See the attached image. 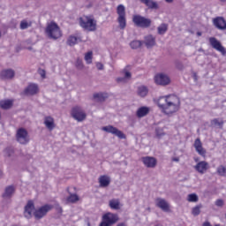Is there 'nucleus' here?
I'll return each mask as SVG.
<instances>
[{
	"label": "nucleus",
	"mask_w": 226,
	"mask_h": 226,
	"mask_svg": "<svg viewBox=\"0 0 226 226\" xmlns=\"http://www.w3.org/2000/svg\"><path fill=\"white\" fill-rule=\"evenodd\" d=\"M26 96H34L38 93V85L36 84H30L24 91Z\"/></svg>",
	"instance_id": "aec40b11"
},
{
	"label": "nucleus",
	"mask_w": 226,
	"mask_h": 226,
	"mask_svg": "<svg viewBox=\"0 0 226 226\" xmlns=\"http://www.w3.org/2000/svg\"><path fill=\"white\" fill-rule=\"evenodd\" d=\"M215 206H217L218 207H222V206H223V201H222V200H217L215 201Z\"/></svg>",
	"instance_id": "de8ad7c7"
},
{
	"label": "nucleus",
	"mask_w": 226,
	"mask_h": 226,
	"mask_svg": "<svg viewBox=\"0 0 226 226\" xmlns=\"http://www.w3.org/2000/svg\"><path fill=\"white\" fill-rule=\"evenodd\" d=\"M109 206L110 209L117 211L118 209H121V201H119V199H112L109 200Z\"/></svg>",
	"instance_id": "cd10ccee"
},
{
	"label": "nucleus",
	"mask_w": 226,
	"mask_h": 226,
	"mask_svg": "<svg viewBox=\"0 0 226 226\" xmlns=\"http://www.w3.org/2000/svg\"><path fill=\"white\" fill-rule=\"evenodd\" d=\"M96 68H97V70H103V64L98 62L96 64Z\"/></svg>",
	"instance_id": "8fccbe9b"
},
{
	"label": "nucleus",
	"mask_w": 226,
	"mask_h": 226,
	"mask_svg": "<svg viewBox=\"0 0 226 226\" xmlns=\"http://www.w3.org/2000/svg\"><path fill=\"white\" fill-rule=\"evenodd\" d=\"M38 73L41 77V79H46L47 77V72L44 69L39 68Z\"/></svg>",
	"instance_id": "a18cd8bd"
},
{
	"label": "nucleus",
	"mask_w": 226,
	"mask_h": 226,
	"mask_svg": "<svg viewBox=\"0 0 226 226\" xmlns=\"http://www.w3.org/2000/svg\"><path fill=\"white\" fill-rule=\"evenodd\" d=\"M193 146L198 154H200V156H206V149L202 147V141H200V138H197L195 139Z\"/></svg>",
	"instance_id": "412c9836"
},
{
	"label": "nucleus",
	"mask_w": 226,
	"mask_h": 226,
	"mask_svg": "<svg viewBox=\"0 0 226 226\" xmlns=\"http://www.w3.org/2000/svg\"><path fill=\"white\" fill-rule=\"evenodd\" d=\"M33 211H34V202L29 200L24 207V216L26 220L33 218Z\"/></svg>",
	"instance_id": "4468645a"
},
{
	"label": "nucleus",
	"mask_w": 226,
	"mask_h": 226,
	"mask_svg": "<svg viewBox=\"0 0 226 226\" xmlns=\"http://www.w3.org/2000/svg\"><path fill=\"white\" fill-rule=\"evenodd\" d=\"M102 131L106 132V133H111L118 139H126V135H124L122 131H120L117 127H114L113 125L103 126L102 128Z\"/></svg>",
	"instance_id": "9d476101"
},
{
	"label": "nucleus",
	"mask_w": 226,
	"mask_h": 226,
	"mask_svg": "<svg viewBox=\"0 0 226 226\" xmlns=\"http://www.w3.org/2000/svg\"><path fill=\"white\" fill-rule=\"evenodd\" d=\"M142 41L134 40L130 42V47L132 50H137V49H140L142 47Z\"/></svg>",
	"instance_id": "2f4dec72"
},
{
	"label": "nucleus",
	"mask_w": 226,
	"mask_h": 226,
	"mask_svg": "<svg viewBox=\"0 0 226 226\" xmlns=\"http://www.w3.org/2000/svg\"><path fill=\"white\" fill-rule=\"evenodd\" d=\"M79 26L86 31H96V19L93 16L79 18Z\"/></svg>",
	"instance_id": "f03ea898"
},
{
	"label": "nucleus",
	"mask_w": 226,
	"mask_h": 226,
	"mask_svg": "<svg viewBox=\"0 0 226 226\" xmlns=\"http://www.w3.org/2000/svg\"><path fill=\"white\" fill-rule=\"evenodd\" d=\"M202 207V204L197 205L196 207H192V215L193 216H199L200 215V208Z\"/></svg>",
	"instance_id": "c9c22d12"
},
{
	"label": "nucleus",
	"mask_w": 226,
	"mask_h": 226,
	"mask_svg": "<svg viewBox=\"0 0 226 226\" xmlns=\"http://www.w3.org/2000/svg\"><path fill=\"white\" fill-rule=\"evenodd\" d=\"M214 26L221 31L226 30V20L223 17H217L213 19Z\"/></svg>",
	"instance_id": "dca6fc26"
},
{
	"label": "nucleus",
	"mask_w": 226,
	"mask_h": 226,
	"mask_svg": "<svg viewBox=\"0 0 226 226\" xmlns=\"http://www.w3.org/2000/svg\"><path fill=\"white\" fill-rule=\"evenodd\" d=\"M4 153L5 154V156H8V158H11V156L15 154V149L11 147H8L4 150Z\"/></svg>",
	"instance_id": "f704fd0d"
},
{
	"label": "nucleus",
	"mask_w": 226,
	"mask_h": 226,
	"mask_svg": "<svg viewBox=\"0 0 226 226\" xmlns=\"http://www.w3.org/2000/svg\"><path fill=\"white\" fill-rule=\"evenodd\" d=\"M79 200H80L79 195L73 193H70V196L66 199V201L71 204H75V202H79Z\"/></svg>",
	"instance_id": "72a5a7b5"
},
{
	"label": "nucleus",
	"mask_w": 226,
	"mask_h": 226,
	"mask_svg": "<svg viewBox=\"0 0 226 226\" xmlns=\"http://www.w3.org/2000/svg\"><path fill=\"white\" fill-rule=\"evenodd\" d=\"M99 184L101 188H107L110 185V177L102 175L99 177Z\"/></svg>",
	"instance_id": "a878e982"
},
{
	"label": "nucleus",
	"mask_w": 226,
	"mask_h": 226,
	"mask_svg": "<svg viewBox=\"0 0 226 226\" xmlns=\"http://www.w3.org/2000/svg\"><path fill=\"white\" fill-rule=\"evenodd\" d=\"M76 68L78 70H84V63L82 62V59H80L79 57H78L76 60Z\"/></svg>",
	"instance_id": "37998d69"
},
{
	"label": "nucleus",
	"mask_w": 226,
	"mask_h": 226,
	"mask_svg": "<svg viewBox=\"0 0 226 226\" xmlns=\"http://www.w3.org/2000/svg\"><path fill=\"white\" fill-rule=\"evenodd\" d=\"M141 162L147 169H154L158 165V160L153 156L141 157Z\"/></svg>",
	"instance_id": "f8f14e48"
},
{
	"label": "nucleus",
	"mask_w": 226,
	"mask_h": 226,
	"mask_svg": "<svg viewBox=\"0 0 226 226\" xmlns=\"http://www.w3.org/2000/svg\"><path fill=\"white\" fill-rule=\"evenodd\" d=\"M188 202H199V196L196 193H191L187 198Z\"/></svg>",
	"instance_id": "4c0bfd02"
},
{
	"label": "nucleus",
	"mask_w": 226,
	"mask_h": 226,
	"mask_svg": "<svg viewBox=\"0 0 226 226\" xmlns=\"http://www.w3.org/2000/svg\"><path fill=\"white\" fill-rule=\"evenodd\" d=\"M132 22L135 24V26H137V27H142L143 29L151 27V24H153L151 19H147L140 15H134L132 17Z\"/></svg>",
	"instance_id": "39448f33"
},
{
	"label": "nucleus",
	"mask_w": 226,
	"mask_h": 226,
	"mask_svg": "<svg viewBox=\"0 0 226 226\" xmlns=\"http://www.w3.org/2000/svg\"><path fill=\"white\" fill-rule=\"evenodd\" d=\"M85 61L87 64H91L93 63V51H88L85 54Z\"/></svg>",
	"instance_id": "e433bc0d"
},
{
	"label": "nucleus",
	"mask_w": 226,
	"mask_h": 226,
	"mask_svg": "<svg viewBox=\"0 0 226 226\" xmlns=\"http://www.w3.org/2000/svg\"><path fill=\"white\" fill-rule=\"evenodd\" d=\"M202 226H212V225H211V222L207 221V222H203Z\"/></svg>",
	"instance_id": "3c124183"
},
{
	"label": "nucleus",
	"mask_w": 226,
	"mask_h": 226,
	"mask_svg": "<svg viewBox=\"0 0 226 226\" xmlns=\"http://www.w3.org/2000/svg\"><path fill=\"white\" fill-rule=\"evenodd\" d=\"M193 79H194V80H197L198 79H197V73H193Z\"/></svg>",
	"instance_id": "6e6d98bb"
},
{
	"label": "nucleus",
	"mask_w": 226,
	"mask_h": 226,
	"mask_svg": "<svg viewBox=\"0 0 226 226\" xmlns=\"http://www.w3.org/2000/svg\"><path fill=\"white\" fill-rule=\"evenodd\" d=\"M194 169L200 174H205V172H207V170L209 169V163H207V162L206 161H201L196 164Z\"/></svg>",
	"instance_id": "f3484780"
},
{
	"label": "nucleus",
	"mask_w": 226,
	"mask_h": 226,
	"mask_svg": "<svg viewBox=\"0 0 226 226\" xmlns=\"http://www.w3.org/2000/svg\"><path fill=\"white\" fill-rule=\"evenodd\" d=\"M32 23L31 22H27V20L24 19L20 22L19 24V27L20 29L24 30V29H27V27H31Z\"/></svg>",
	"instance_id": "58836bf2"
},
{
	"label": "nucleus",
	"mask_w": 226,
	"mask_h": 226,
	"mask_svg": "<svg viewBox=\"0 0 226 226\" xmlns=\"http://www.w3.org/2000/svg\"><path fill=\"white\" fill-rule=\"evenodd\" d=\"M44 124L46 128L49 130V132H52V130L56 128V122H54V117L50 116H47L44 117Z\"/></svg>",
	"instance_id": "4be33fe9"
},
{
	"label": "nucleus",
	"mask_w": 226,
	"mask_h": 226,
	"mask_svg": "<svg viewBox=\"0 0 226 226\" xmlns=\"http://www.w3.org/2000/svg\"><path fill=\"white\" fill-rule=\"evenodd\" d=\"M221 3H226V0H220Z\"/></svg>",
	"instance_id": "052dcab7"
},
{
	"label": "nucleus",
	"mask_w": 226,
	"mask_h": 226,
	"mask_svg": "<svg viewBox=\"0 0 226 226\" xmlns=\"http://www.w3.org/2000/svg\"><path fill=\"white\" fill-rule=\"evenodd\" d=\"M149 114V108L147 107H141L138 109L136 115L137 117H145V116H147Z\"/></svg>",
	"instance_id": "c85d7f7f"
},
{
	"label": "nucleus",
	"mask_w": 226,
	"mask_h": 226,
	"mask_svg": "<svg viewBox=\"0 0 226 226\" xmlns=\"http://www.w3.org/2000/svg\"><path fill=\"white\" fill-rule=\"evenodd\" d=\"M169 31V25L167 23H162L157 27V33L160 35L165 34Z\"/></svg>",
	"instance_id": "c756f323"
},
{
	"label": "nucleus",
	"mask_w": 226,
	"mask_h": 226,
	"mask_svg": "<svg viewBox=\"0 0 226 226\" xmlns=\"http://www.w3.org/2000/svg\"><path fill=\"white\" fill-rule=\"evenodd\" d=\"M209 43H210L212 49H215V50H217V52H221V54H222V56H225V54H226L225 48L222 45V42H220V41H218L215 37H210Z\"/></svg>",
	"instance_id": "9b49d317"
},
{
	"label": "nucleus",
	"mask_w": 226,
	"mask_h": 226,
	"mask_svg": "<svg viewBox=\"0 0 226 226\" xmlns=\"http://www.w3.org/2000/svg\"><path fill=\"white\" fill-rule=\"evenodd\" d=\"M199 52H204V49L202 48L198 49Z\"/></svg>",
	"instance_id": "13d9d810"
},
{
	"label": "nucleus",
	"mask_w": 226,
	"mask_h": 226,
	"mask_svg": "<svg viewBox=\"0 0 226 226\" xmlns=\"http://www.w3.org/2000/svg\"><path fill=\"white\" fill-rule=\"evenodd\" d=\"M155 202H156L157 207H160V209H162V211H165L166 213L169 212L170 206L169 205L167 200L162 198H157L155 200Z\"/></svg>",
	"instance_id": "6ab92c4d"
},
{
	"label": "nucleus",
	"mask_w": 226,
	"mask_h": 226,
	"mask_svg": "<svg viewBox=\"0 0 226 226\" xmlns=\"http://www.w3.org/2000/svg\"><path fill=\"white\" fill-rule=\"evenodd\" d=\"M147 211H151V208H150V207H148V208H147Z\"/></svg>",
	"instance_id": "680f3d73"
},
{
	"label": "nucleus",
	"mask_w": 226,
	"mask_h": 226,
	"mask_svg": "<svg viewBox=\"0 0 226 226\" xmlns=\"http://www.w3.org/2000/svg\"><path fill=\"white\" fill-rule=\"evenodd\" d=\"M197 36H202V32H197Z\"/></svg>",
	"instance_id": "4d7b16f0"
},
{
	"label": "nucleus",
	"mask_w": 226,
	"mask_h": 226,
	"mask_svg": "<svg viewBox=\"0 0 226 226\" xmlns=\"http://www.w3.org/2000/svg\"><path fill=\"white\" fill-rule=\"evenodd\" d=\"M118 220L119 217H117V215L108 213L102 216V221L99 226H112L118 222Z\"/></svg>",
	"instance_id": "0eeeda50"
},
{
	"label": "nucleus",
	"mask_w": 226,
	"mask_h": 226,
	"mask_svg": "<svg viewBox=\"0 0 226 226\" xmlns=\"http://www.w3.org/2000/svg\"><path fill=\"white\" fill-rule=\"evenodd\" d=\"M217 174H218L219 176L225 177V176H226V168H225V166L220 165V166L217 168Z\"/></svg>",
	"instance_id": "a19ab883"
},
{
	"label": "nucleus",
	"mask_w": 226,
	"mask_h": 226,
	"mask_svg": "<svg viewBox=\"0 0 226 226\" xmlns=\"http://www.w3.org/2000/svg\"><path fill=\"white\" fill-rule=\"evenodd\" d=\"M165 3H168V4H172L174 3V0H164Z\"/></svg>",
	"instance_id": "603ef678"
},
{
	"label": "nucleus",
	"mask_w": 226,
	"mask_h": 226,
	"mask_svg": "<svg viewBox=\"0 0 226 226\" xmlns=\"http://www.w3.org/2000/svg\"><path fill=\"white\" fill-rule=\"evenodd\" d=\"M46 34L49 38H51V40H57L58 38H61V29L56 22H51L46 27Z\"/></svg>",
	"instance_id": "20e7f679"
},
{
	"label": "nucleus",
	"mask_w": 226,
	"mask_h": 226,
	"mask_svg": "<svg viewBox=\"0 0 226 226\" xmlns=\"http://www.w3.org/2000/svg\"><path fill=\"white\" fill-rule=\"evenodd\" d=\"M72 116L79 123H81V121H85L86 117H87V115L86 114L84 109L80 108V106H75L74 108H72Z\"/></svg>",
	"instance_id": "6e6552de"
},
{
	"label": "nucleus",
	"mask_w": 226,
	"mask_h": 226,
	"mask_svg": "<svg viewBox=\"0 0 226 226\" xmlns=\"http://www.w3.org/2000/svg\"><path fill=\"white\" fill-rule=\"evenodd\" d=\"M78 41H81L79 37L70 36L67 40V45L73 47L74 45H77Z\"/></svg>",
	"instance_id": "473e14b6"
},
{
	"label": "nucleus",
	"mask_w": 226,
	"mask_h": 226,
	"mask_svg": "<svg viewBox=\"0 0 226 226\" xmlns=\"http://www.w3.org/2000/svg\"><path fill=\"white\" fill-rule=\"evenodd\" d=\"M16 142L20 144L21 146H26L31 141V136H29V132L24 127L19 128L16 132Z\"/></svg>",
	"instance_id": "7ed1b4c3"
},
{
	"label": "nucleus",
	"mask_w": 226,
	"mask_h": 226,
	"mask_svg": "<svg viewBox=\"0 0 226 226\" xmlns=\"http://www.w3.org/2000/svg\"><path fill=\"white\" fill-rule=\"evenodd\" d=\"M109 98V94L107 93H95L93 94V99L99 103H103Z\"/></svg>",
	"instance_id": "5701e85b"
},
{
	"label": "nucleus",
	"mask_w": 226,
	"mask_h": 226,
	"mask_svg": "<svg viewBox=\"0 0 226 226\" xmlns=\"http://www.w3.org/2000/svg\"><path fill=\"white\" fill-rule=\"evenodd\" d=\"M143 43L146 45L147 49H153L156 45V38L152 34H148L144 37Z\"/></svg>",
	"instance_id": "a211bd4d"
},
{
	"label": "nucleus",
	"mask_w": 226,
	"mask_h": 226,
	"mask_svg": "<svg viewBox=\"0 0 226 226\" xmlns=\"http://www.w3.org/2000/svg\"><path fill=\"white\" fill-rule=\"evenodd\" d=\"M117 82L118 83V84H120L121 82H126V78H124V77H119V78H117Z\"/></svg>",
	"instance_id": "09e8293b"
},
{
	"label": "nucleus",
	"mask_w": 226,
	"mask_h": 226,
	"mask_svg": "<svg viewBox=\"0 0 226 226\" xmlns=\"http://www.w3.org/2000/svg\"><path fill=\"white\" fill-rule=\"evenodd\" d=\"M0 107L4 110H8L13 107L12 100H2L0 101Z\"/></svg>",
	"instance_id": "bb28decb"
},
{
	"label": "nucleus",
	"mask_w": 226,
	"mask_h": 226,
	"mask_svg": "<svg viewBox=\"0 0 226 226\" xmlns=\"http://www.w3.org/2000/svg\"><path fill=\"white\" fill-rule=\"evenodd\" d=\"M56 210L57 211V213H59L60 215L63 214V207L61 206H59V204L56 205Z\"/></svg>",
	"instance_id": "49530a36"
},
{
	"label": "nucleus",
	"mask_w": 226,
	"mask_h": 226,
	"mask_svg": "<svg viewBox=\"0 0 226 226\" xmlns=\"http://www.w3.org/2000/svg\"><path fill=\"white\" fill-rule=\"evenodd\" d=\"M26 50H33L34 52V49H33V47H27Z\"/></svg>",
	"instance_id": "864d4df0"
},
{
	"label": "nucleus",
	"mask_w": 226,
	"mask_h": 226,
	"mask_svg": "<svg viewBox=\"0 0 226 226\" xmlns=\"http://www.w3.org/2000/svg\"><path fill=\"white\" fill-rule=\"evenodd\" d=\"M0 38H1V32H0Z\"/></svg>",
	"instance_id": "e2e57ef3"
},
{
	"label": "nucleus",
	"mask_w": 226,
	"mask_h": 226,
	"mask_svg": "<svg viewBox=\"0 0 226 226\" xmlns=\"http://www.w3.org/2000/svg\"><path fill=\"white\" fill-rule=\"evenodd\" d=\"M154 81L158 86H169L170 84V78L167 74L161 73L154 77Z\"/></svg>",
	"instance_id": "ddd939ff"
},
{
	"label": "nucleus",
	"mask_w": 226,
	"mask_h": 226,
	"mask_svg": "<svg viewBox=\"0 0 226 226\" xmlns=\"http://www.w3.org/2000/svg\"><path fill=\"white\" fill-rule=\"evenodd\" d=\"M144 5L148 7V10H159L160 5H158L157 2L154 0H139Z\"/></svg>",
	"instance_id": "b1692460"
},
{
	"label": "nucleus",
	"mask_w": 226,
	"mask_h": 226,
	"mask_svg": "<svg viewBox=\"0 0 226 226\" xmlns=\"http://www.w3.org/2000/svg\"><path fill=\"white\" fill-rule=\"evenodd\" d=\"M117 226H125V225H124V223L122 222V223L117 224Z\"/></svg>",
	"instance_id": "bf43d9fd"
},
{
	"label": "nucleus",
	"mask_w": 226,
	"mask_h": 226,
	"mask_svg": "<svg viewBox=\"0 0 226 226\" xmlns=\"http://www.w3.org/2000/svg\"><path fill=\"white\" fill-rule=\"evenodd\" d=\"M15 193V186L9 185L5 187L4 193L2 194L3 199H11Z\"/></svg>",
	"instance_id": "393cba45"
},
{
	"label": "nucleus",
	"mask_w": 226,
	"mask_h": 226,
	"mask_svg": "<svg viewBox=\"0 0 226 226\" xmlns=\"http://www.w3.org/2000/svg\"><path fill=\"white\" fill-rule=\"evenodd\" d=\"M51 209H52V205H49V204L39 207L34 212V216L35 220H41V218H43L44 216H47V213H49V211H51Z\"/></svg>",
	"instance_id": "1a4fd4ad"
},
{
	"label": "nucleus",
	"mask_w": 226,
	"mask_h": 226,
	"mask_svg": "<svg viewBox=\"0 0 226 226\" xmlns=\"http://www.w3.org/2000/svg\"><path fill=\"white\" fill-rule=\"evenodd\" d=\"M123 73H124V79L126 80H130L132 79V72H128V70L124 69Z\"/></svg>",
	"instance_id": "c03bdc74"
},
{
	"label": "nucleus",
	"mask_w": 226,
	"mask_h": 226,
	"mask_svg": "<svg viewBox=\"0 0 226 226\" xmlns=\"http://www.w3.org/2000/svg\"><path fill=\"white\" fill-rule=\"evenodd\" d=\"M155 135L158 139H162V137H163V135H165V132H163L162 128L157 127L155 129Z\"/></svg>",
	"instance_id": "79ce46f5"
},
{
	"label": "nucleus",
	"mask_w": 226,
	"mask_h": 226,
	"mask_svg": "<svg viewBox=\"0 0 226 226\" xmlns=\"http://www.w3.org/2000/svg\"><path fill=\"white\" fill-rule=\"evenodd\" d=\"M157 105L166 116H173L181 109V100L177 95L162 96L157 101Z\"/></svg>",
	"instance_id": "f257e3e1"
},
{
	"label": "nucleus",
	"mask_w": 226,
	"mask_h": 226,
	"mask_svg": "<svg viewBox=\"0 0 226 226\" xmlns=\"http://www.w3.org/2000/svg\"><path fill=\"white\" fill-rule=\"evenodd\" d=\"M173 162H179V157L173 158Z\"/></svg>",
	"instance_id": "5fc2aeb1"
},
{
	"label": "nucleus",
	"mask_w": 226,
	"mask_h": 226,
	"mask_svg": "<svg viewBox=\"0 0 226 226\" xmlns=\"http://www.w3.org/2000/svg\"><path fill=\"white\" fill-rule=\"evenodd\" d=\"M147 93H149V89H147V87L141 86L138 87V95L141 98L147 96Z\"/></svg>",
	"instance_id": "7c9ffc66"
},
{
	"label": "nucleus",
	"mask_w": 226,
	"mask_h": 226,
	"mask_svg": "<svg viewBox=\"0 0 226 226\" xmlns=\"http://www.w3.org/2000/svg\"><path fill=\"white\" fill-rule=\"evenodd\" d=\"M15 78V71L13 69H4L0 72V79L4 80H11Z\"/></svg>",
	"instance_id": "2eb2a0df"
},
{
	"label": "nucleus",
	"mask_w": 226,
	"mask_h": 226,
	"mask_svg": "<svg viewBox=\"0 0 226 226\" xmlns=\"http://www.w3.org/2000/svg\"><path fill=\"white\" fill-rule=\"evenodd\" d=\"M223 123H224L223 120L220 121L218 118H215L211 121L212 124H215V126H219V128H221V130H222V128H223Z\"/></svg>",
	"instance_id": "ea45409f"
},
{
	"label": "nucleus",
	"mask_w": 226,
	"mask_h": 226,
	"mask_svg": "<svg viewBox=\"0 0 226 226\" xmlns=\"http://www.w3.org/2000/svg\"><path fill=\"white\" fill-rule=\"evenodd\" d=\"M117 13L118 15L117 22L119 27L123 30L126 27V9L124 8V5L119 4L117 8Z\"/></svg>",
	"instance_id": "423d86ee"
}]
</instances>
